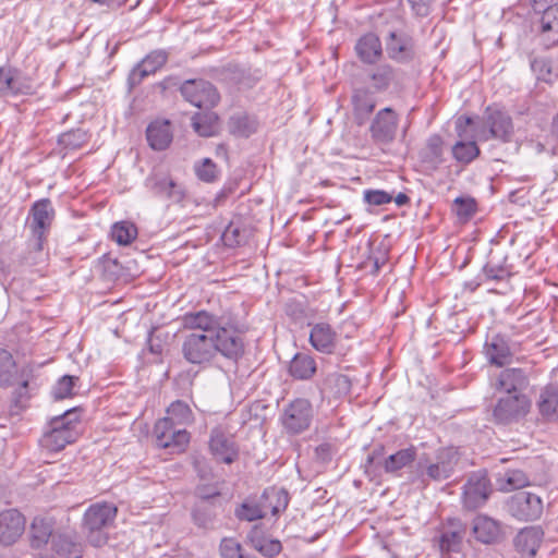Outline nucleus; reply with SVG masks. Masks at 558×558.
<instances>
[{
  "label": "nucleus",
  "instance_id": "21",
  "mask_svg": "<svg viewBox=\"0 0 558 558\" xmlns=\"http://www.w3.org/2000/svg\"><path fill=\"white\" fill-rule=\"evenodd\" d=\"M337 332L327 323H317L313 325L310 332V343L322 353L329 354L336 348Z\"/></svg>",
  "mask_w": 558,
  "mask_h": 558
},
{
  "label": "nucleus",
  "instance_id": "61",
  "mask_svg": "<svg viewBox=\"0 0 558 558\" xmlns=\"http://www.w3.org/2000/svg\"><path fill=\"white\" fill-rule=\"evenodd\" d=\"M551 145H553V143H550V145H548L547 143L546 144L537 143L536 144V151L537 153H543V151L550 150Z\"/></svg>",
  "mask_w": 558,
  "mask_h": 558
},
{
  "label": "nucleus",
  "instance_id": "44",
  "mask_svg": "<svg viewBox=\"0 0 558 558\" xmlns=\"http://www.w3.org/2000/svg\"><path fill=\"white\" fill-rule=\"evenodd\" d=\"M452 209L461 220L466 221L475 214L476 203L471 197H457Z\"/></svg>",
  "mask_w": 558,
  "mask_h": 558
},
{
  "label": "nucleus",
  "instance_id": "10",
  "mask_svg": "<svg viewBox=\"0 0 558 558\" xmlns=\"http://www.w3.org/2000/svg\"><path fill=\"white\" fill-rule=\"evenodd\" d=\"M313 417L312 404L306 399L292 401L283 411V427L291 434H299L308 428Z\"/></svg>",
  "mask_w": 558,
  "mask_h": 558
},
{
  "label": "nucleus",
  "instance_id": "15",
  "mask_svg": "<svg viewBox=\"0 0 558 558\" xmlns=\"http://www.w3.org/2000/svg\"><path fill=\"white\" fill-rule=\"evenodd\" d=\"M31 214L32 221L29 227L37 240V246L40 248L45 232L51 225L54 211L49 199H41L33 205Z\"/></svg>",
  "mask_w": 558,
  "mask_h": 558
},
{
  "label": "nucleus",
  "instance_id": "48",
  "mask_svg": "<svg viewBox=\"0 0 558 558\" xmlns=\"http://www.w3.org/2000/svg\"><path fill=\"white\" fill-rule=\"evenodd\" d=\"M533 72L536 74L537 80L546 83L553 82L554 74L551 71L550 62L546 59H535L531 63Z\"/></svg>",
  "mask_w": 558,
  "mask_h": 558
},
{
  "label": "nucleus",
  "instance_id": "38",
  "mask_svg": "<svg viewBox=\"0 0 558 558\" xmlns=\"http://www.w3.org/2000/svg\"><path fill=\"white\" fill-rule=\"evenodd\" d=\"M195 132L201 136H213L217 131V116L214 112L197 113L192 118Z\"/></svg>",
  "mask_w": 558,
  "mask_h": 558
},
{
  "label": "nucleus",
  "instance_id": "25",
  "mask_svg": "<svg viewBox=\"0 0 558 558\" xmlns=\"http://www.w3.org/2000/svg\"><path fill=\"white\" fill-rule=\"evenodd\" d=\"M541 37L546 47L558 44V4L543 10L541 17Z\"/></svg>",
  "mask_w": 558,
  "mask_h": 558
},
{
  "label": "nucleus",
  "instance_id": "4",
  "mask_svg": "<svg viewBox=\"0 0 558 558\" xmlns=\"http://www.w3.org/2000/svg\"><path fill=\"white\" fill-rule=\"evenodd\" d=\"M78 416L75 409L65 411L63 414L50 420L48 429L40 439L41 447L49 451H60L66 445L77 438Z\"/></svg>",
  "mask_w": 558,
  "mask_h": 558
},
{
  "label": "nucleus",
  "instance_id": "33",
  "mask_svg": "<svg viewBox=\"0 0 558 558\" xmlns=\"http://www.w3.org/2000/svg\"><path fill=\"white\" fill-rule=\"evenodd\" d=\"M117 507L110 502L92 505L84 514V523H109L117 515Z\"/></svg>",
  "mask_w": 558,
  "mask_h": 558
},
{
  "label": "nucleus",
  "instance_id": "32",
  "mask_svg": "<svg viewBox=\"0 0 558 558\" xmlns=\"http://www.w3.org/2000/svg\"><path fill=\"white\" fill-rule=\"evenodd\" d=\"M289 372L296 379H310L316 372V362L308 354L298 353L290 363Z\"/></svg>",
  "mask_w": 558,
  "mask_h": 558
},
{
  "label": "nucleus",
  "instance_id": "7",
  "mask_svg": "<svg viewBox=\"0 0 558 558\" xmlns=\"http://www.w3.org/2000/svg\"><path fill=\"white\" fill-rule=\"evenodd\" d=\"M31 377V368L24 367L19 372L11 353L7 350H0V386L10 387L19 385V388L15 391V398L17 401L26 398V390Z\"/></svg>",
  "mask_w": 558,
  "mask_h": 558
},
{
  "label": "nucleus",
  "instance_id": "31",
  "mask_svg": "<svg viewBox=\"0 0 558 558\" xmlns=\"http://www.w3.org/2000/svg\"><path fill=\"white\" fill-rule=\"evenodd\" d=\"M415 458L416 450L410 447L390 454L380 464L386 473H396L413 463Z\"/></svg>",
  "mask_w": 558,
  "mask_h": 558
},
{
  "label": "nucleus",
  "instance_id": "16",
  "mask_svg": "<svg viewBox=\"0 0 558 558\" xmlns=\"http://www.w3.org/2000/svg\"><path fill=\"white\" fill-rule=\"evenodd\" d=\"M183 325L191 332H204L215 336L218 330L227 329L221 319L206 311L187 313L183 316Z\"/></svg>",
  "mask_w": 558,
  "mask_h": 558
},
{
  "label": "nucleus",
  "instance_id": "9",
  "mask_svg": "<svg viewBox=\"0 0 558 558\" xmlns=\"http://www.w3.org/2000/svg\"><path fill=\"white\" fill-rule=\"evenodd\" d=\"M182 96L197 108H211L219 101V94L213 84L203 80L186 81L181 86Z\"/></svg>",
  "mask_w": 558,
  "mask_h": 558
},
{
  "label": "nucleus",
  "instance_id": "28",
  "mask_svg": "<svg viewBox=\"0 0 558 558\" xmlns=\"http://www.w3.org/2000/svg\"><path fill=\"white\" fill-rule=\"evenodd\" d=\"M355 50L363 62L374 63L381 56V43L378 36L368 33L359 39Z\"/></svg>",
  "mask_w": 558,
  "mask_h": 558
},
{
  "label": "nucleus",
  "instance_id": "62",
  "mask_svg": "<svg viewBox=\"0 0 558 558\" xmlns=\"http://www.w3.org/2000/svg\"><path fill=\"white\" fill-rule=\"evenodd\" d=\"M292 307H293V303L287 304V314L293 316L294 318H298L299 315H298L295 308H292Z\"/></svg>",
  "mask_w": 558,
  "mask_h": 558
},
{
  "label": "nucleus",
  "instance_id": "54",
  "mask_svg": "<svg viewBox=\"0 0 558 558\" xmlns=\"http://www.w3.org/2000/svg\"><path fill=\"white\" fill-rule=\"evenodd\" d=\"M25 521L17 509H7L0 512V523H25Z\"/></svg>",
  "mask_w": 558,
  "mask_h": 558
},
{
  "label": "nucleus",
  "instance_id": "63",
  "mask_svg": "<svg viewBox=\"0 0 558 558\" xmlns=\"http://www.w3.org/2000/svg\"><path fill=\"white\" fill-rule=\"evenodd\" d=\"M329 451V446L328 445H322L317 448V453L318 454H327Z\"/></svg>",
  "mask_w": 558,
  "mask_h": 558
},
{
  "label": "nucleus",
  "instance_id": "58",
  "mask_svg": "<svg viewBox=\"0 0 558 558\" xmlns=\"http://www.w3.org/2000/svg\"><path fill=\"white\" fill-rule=\"evenodd\" d=\"M417 15L425 16L428 14L432 0H408Z\"/></svg>",
  "mask_w": 558,
  "mask_h": 558
},
{
  "label": "nucleus",
  "instance_id": "30",
  "mask_svg": "<svg viewBox=\"0 0 558 558\" xmlns=\"http://www.w3.org/2000/svg\"><path fill=\"white\" fill-rule=\"evenodd\" d=\"M397 81V73L389 64H381L368 74L369 86L375 92H385Z\"/></svg>",
  "mask_w": 558,
  "mask_h": 558
},
{
  "label": "nucleus",
  "instance_id": "43",
  "mask_svg": "<svg viewBox=\"0 0 558 558\" xmlns=\"http://www.w3.org/2000/svg\"><path fill=\"white\" fill-rule=\"evenodd\" d=\"M472 533L483 544L497 543L502 538L500 525H473Z\"/></svg>",
  "mask_w": 558,
  "mask_h": 558
},
{
  "label": "nucleus",
  "instance_id": "46",
  "mask_svg": "<svg viewBox=\"0 0 558 558\" xmlns=\"http://www.w3.org/2000/svg\"><path fill=\"white\" fill-rule=\"evenodd\" d=\"M77 380L76 377L65 375L60 378L52 389V395L54 399L61 400L72 396L74 381Z\"/></svg>",
  "mask_w": 558,
  "mask_h": 558
},
{
  "label": "nucleus",
  "instance_id": "13",
  "mask_svg": "<svg viewBox=\"0 0 558 558\" xmlns=\"http://www.w3.org/2000/svg\"><path fill=\"white\" fill-rule=\"evenodd\" d=\"M167 58V53L162 50H155L147 54L130 72L128 78L130 87L140 85L145 77L155 74L165 65Z\"/></svg>",
  "mask_w": 558,
  "mask_h": 558
},
{
  "label": "nucleus",
  "instance_id": "27",
  "mask_svg": "<svg viewBox=\"0 0 558 558\" xmlns=\"http://www.w3.org/2000/svg\"><path fill=\"white\" fill-rule=\"evenodd\" d=\"M29 87L31 86L24 82L19 71L0 68V95L25 93Z\"/></svg>",
  "mask_w": 558,
  "mask_h": 558
},
{
  "label": "nucleus",
  "instance_id": "60",
  "mask_svg": "<svg viewBox=\"0 0 558 558\" xmlns=\"http://www.w3.org/2000/svg\"><path fill=\"white\" fill-rule=\"evenodd\" d=\"M395 202L398 206H403L405 205L407 203H409V197L403 194V193H399L396 198H395Z\"/></svg>",
  "mask_w": 558,
  "mask_h": 558
},
{
  "label": "nucleus",
  "instance_id": "17",
  "mask_svg": "<svg viewBox=\"0 0 558 558\" xmlns=\"http://www.w3.org/2000/svg\"><path fill=\"white\" fill-rule=\"evenodd\" d=\"M259 506L266 515L264 519L270 520L284 511L289 505V494L284 488L269 487L266 488L258 499Z\"/></svg>",
  "mask_w": 558,
  "mask_h": 558
},
{
  "label": "nucleus",
  "instance_id": "40",
  "mask_svg": "<svg viewBox=\"0 0 558 558\" xmlns=\"http://www.w3.org/2000/svg\"><path fill=\"white\" fill-rule=\"evenodd\" d=\"M112 239L120 245H128L137 236V228L130 221H120L112 226Z\"/></svg>",
  "mask_w": 558,
  "mask_h": 558
},
{
  "label": "nucleus",
  "instance_id": "29",
  "mask_svg": "<svg viewBox=\"0 0 558 558\" xmlns=\"http://www.w3.org/2000/svg\"><path fill=\"white\" fill-rule=\"evenodd\" d=\"M527 379L525 373L520 368H507L499 375L498 386L507 393H522L526 387Z\"/></svg>",
  "mask_w": 558,
  "mask_h": 558
},
{
  "label": "nucleus",
  "instance_id": "36",
  "mask_svg": "<svg viewBox=\"0 0 558 558\" xmlns=\"http://www.w3.org/2000/svg\"><path fill=\"white\" fill-rule=\"evenodd\" d=\"M537 404L543 416L547 418L553 417L558 408V385L551 384L546 386L539 395Z\"/></svg>",
  "mask_w": 558,
  "mask_h": 558
},
{
  "label": "nucleus",
  "instance_id": "39",
  "mask_svg": "<svg viewBox=\"0 0 558 558\" xmlns=\"http://www.w3.org/2000/svg\"><path fill=\"white\" fill-rule=\"evenodd\" d=\"M228 129L230 133L241 136L247 137L256 130L255 122L251 120L247 116L242 113H236L230 117L228 122Z\"/></svg>",
  "mask_w": 558,
  "mask_h": 558
},
{
  "label": "nucleus",
  "instance_id": "8",
  "mask_svg": "<svg viewBox=\"0 0 558 558\" xmlns=\"http://www.w3.org/2000/svg\"><path fill=\"white\" fill-rule=\"evenodd\" d=\"M507 510L519 521H536L543 513V501L536 494L519 492L508 499Z\"/></svg>",
  "mask_w": 558,
  "mask_h": 558
},
{
  "label": "nucleus",
  "instance_id": "24",
  "mask_svg": "<svg viewBox=\"0 0 558 558\" xmlns=\"http://www.w3.org/2000/svg\"><path fill=\"white\" fill-rule=\"evenodd\" d=\"M149 146L155 150L166 149L172 142V131L168 120H156L146 130Z\"/></svg>",
  "mask_w": 558,
  "mask_h": 558
},
{
  "label": "nucleus",
  "instance_id": "2",
  "mask_svg": "<svg viewBox=\"0 0 558 558\" xmlns=\"http://www.w3.org/2000/svg\"><path fill=\"white\" fill-rule=\"evenodd\" d=\"M193 422L194 414L189 404L182 400L173 401L167 409V415L155 424L157 445L173 452L183 451L190 441L185 426Z\"/></svg>",
  "mask_w": 558,
  "mask_h": 558
},
{
  "label": "nucleus",
  "instance_id": "45",
  "mask_svg": "<svg viewBox=\"0 0 558 558\" xmlns=\"http://www.w3.org/2000/svg\"><path fill=\"white\" fill-rule=\"evenodd\" d=\"M462 534L458 531L450 533H442L439 537L438 544L441 553L459 551L462 542Z\"/></svg>",
  "mask_w": 558,
  "mask_h": 558
},
{
  "label": "nucleus",
  "instance_id": "14",
  "mask_svg": "<svg viewBox=\"0 0 558 558\" xmlns=\"http://www.w3.org/2000/svg\"><path fill=\"white\" fill-rule=\"evenodd\" d=\"M398 117L391 108H384L378 111L372 125L373 138L380 143H390L396 136Z\"/></svg>",
  "mask_w": 558,
  "mask_h": 558
},
{
  "label": "nucleus",
  "instance_id": "42",
  "mask_svg": "<svg viewBox=\"0 0 558 558\" xmlns=\"http://www.w3.org/2000/svg\"><path fill=\"white\" fill-rule=\"evenodd\" d=\"M258 500L246 499L236 510L235 515L241 521H255L265 518Z\"/></svg>",
  "mask_w": 558,
  "mask_h": 558
},
{
  "label": "nucleus",
  "instance_id": "5",
  "mask_svg": "<svg viewBox=\"0 0 558 558\" xmlns=\"http://www.w3.org/2000/svg\"><path fill=\"white\" fill-rule=\"evenodd\" d=\"M476 132L480 141L495 138L502 143H508L512 138L514 128L512 119L506 110L490 106L485 110L482 124Z\"/></svg>",
  "mask_w": 558,
  "mask_h": 558
},
{
  "label": "nucleus",
  "instance_id": "49",
  "mask_svg": "<svg viewBox=\"0 0 558 558\" xmlns=\"http://www.w3.org/2000/svg\"><path fill=\"white\" fill-rule=\"evenodd\" d=\"M242 549L234 538L226 537L220 543V555L222 558H242Z\"/></svg>",
  "mask_w": 558,
  "mask_h": 558
},
{
  "label": "nucleus",
  "instance_id": "37",
  "mask_svg": "<svg viewBox=\"0 0 558 558\" xmlns=\"http://www.w3.org/2000/svg\"><path fill=\"white\" fill-rule=\"evenodd\" d=\"M454 159L462 163H470L480 155V148L474 140H460L452 147Z\"/></svg>",
  "mask_w": 558,
  "mask_h": 558
},
{
  "label": "nucleus",
  "instance_id": "41",
  "mask_svg": "<svg viewBox=\"0 0 558 558\" xmlns=\"http://www.w3.org/2000/svg\"><path fill=\"white\" fill-rule=\"evenodd\" d=\"M258 532V526L254 525L250 534L251 541L254 547L260 551L264 556L274 557L281 551V543L278 539H269L266 537H255Z\"/></svg>",
  "mask_w": 558,
  "mask_h": 558
},
{
  "label": "nucleus",
  "instance_id": "20",
  "mask_svg": "<svg viewBox=\"0 0 558 558\" xmlns=\"http://www.w3.org/2000/svg\"><path fill=\"white\" fill-rule=\"evenodd\" d=\"M146 187L155 195L180 201L183 190L170 177L160 173H151L145 181Z\"/></svg>",
  "mask_w": 558,
  "mask_h": 558
},
{
  "label": "nucleus",
  "instance_id": "56",
  "mask_svg": "<svg viewBox=\"0 0 558 558\" xmlns=\"http://www.w3.org/2000/svg\"><path fill=\"white\" fill-rule=\"evenodd\" d=\"M222 236H223V240L226 241V243L230 246L239 245L242 241V239L240 238L239 228H236L232 225L227 227Z\"/></svg>",
  "mask_w": 558,
  "mask_h": 558
},
{
  "label": "nucleus",
  "instance_id": "55",
  "mask_svg": "<svg viewBox=\"0 0 558 558\" xmlns=\"http://www.w3.org/2000/svg\"><path fill=\"white\" fill-rule=\"evenodd\" d=\"M85 134L81 131L70 132L61 136L60 142L65 146L76 148L84 141Z\"/></svg>",
  "mask_w": 558,
  "mask_h": 558
},
{
  "label": "nucleus",
  "instance_id": "26",
  "mask_svg": "<svg viewBox=\"0 0 558 558\" xmlns=\"http://www.w3.org/2000/svg\"><path fill=\"white\" fill-rule=\"evenodd\" d=\"M352 105L355 119L362 124L375 109L376 99L369 90L360 88L352 95Z\"/></svg>",
  "mask_w": 558,
  "mask_h": 558
},
{
  "label": "nucleus",
  "instance_id": "57",
  "mask_svg": "<svg viewBox=\"0 0 558 558\" xmlns=\"http://www.w3.org/2000/svg\"><path fill=\"white\" fill-rule=\"evenodd\" d=\"M550 143H553L550 148L551 155H558V114L553 121L551 133L547 140V144L550 145Z\"/></svg>",
  "mask_w": 558,
  "mask_h": 558
},
{
  "label": "nucleus",
  "instance_id": "47",
  "mask_svg": "<svg viewBox=\"0 0 558 558\" xmlns=\"http://www.w3.org/2000/svg\"><path fill=\"white\" fill-rule=\"evenodd\" d=\"M24 525H0V544L10 546L23 534Z\"/></svg>",
  "mask_w": 558,
  "mask_h": 558
},
{
  "label": "nucleus",
  "instance_id": "11",
  "mask_svg": "<svg viewBox=\"0 0 558 558\" xmlns=\"http://www.w3.org/2000/svg\"><path fill=\"white\" fill-rule=\"evenodd\" d=\"M530 409V402L523 393H507L497 402L494 417L499 423H509L524 416Z\"/></svg>",
  "mask_w": 558,
  "mask_h": 558
},
{
  "label": "nucleus",
  "instance_id": "6",
  "mask_svg": "<svg viewBox=\"0 0 558 558\" xmlns=\"http://www.w3.org/2000/svg\"><path fill=\"white\" fill-rule=\"evenodd\" d=\"M457 461V451L452 448L438 451L435 462L420 458L416 463V471L412 473L411 480L413 482L416 480L425 482L426 477L433 481L447 480L451 476Z\"/></svg>",
  "mask_w": 558,
  "mask_h": 558
},
{
  "label": "nucleus",
  "instance_id": "59",
  "mask_svg": "<svg viewBox=\"0 0 558 558\" xmlns=\"http://www.w3.org/2000/svg\"><path fill=\"white\" fill-rule=\"evenodd\" d=\"M484 271L488 278L494 280H501L508 275L505 268H495L490 264L485 266Z\"/></svg>",
  "mask_w": 558,
  "mask_h": 558
},
{
  "label": "nucleus",
  "instance_id": "23",
  "mask_svg": "<svg viewBox=\"0 0 558 558\" xmlns=\"http://www.w3.org/2000/svg\"><path fill=\"white\" fill-rule=\"evenodd\" d=\"M485 354L492 364L504 366L511 363L513 350L504 337L496 335L486 342Z\"/></svg>",
  "mask_w": 558,
  "mask_h": 558
},
{
  "label": "nucleus",
  "instance_id": "1",
  "mask_svg": "<svg viewBox=\"0 0 558 558\" xmlns=\"http://www.w3.org/2000/svg\"><path fill=\"white\" fill-rule=\"evenodd\" d=\"M244 352L242 338L231 329L218 330L215 336L204 332H190L184 336L182 353L192 364H206L220 353L236 361Z\"/></svg>",
  "mask_w": 558,
  "mask_h": 558
},
{
  "label": "nucleus",
  "instance_id": "64",
  "mask_svg": "<svg viewBox=\"0 0 558 558\" xmlns=\"http://www.w3.org/2000/svg\"><path fill=\"white\" fill-rule=\"evenodd\" d=\"M376 460H377L376 452H373L367 458V464H375V463H377Z\"/></svg>",
  "mask_w": 558,
  "mask_h": 558
},
{
  "label": "nucleus",
  "instance_id": "51",
  "mask_svg": "<svg viewBox=\"0 0 558 558\" xmlns=\"http://www.w3.org/2000/svg\"><path fill=\"white\" fill-rule=\"evenodd\" d=\"M364 201L369 205L381 206L392 201V196L381 190H366L364 191Z\"/></svg>",
  "mask_w": 558,
  "mask_h": 558
},
{
  "label": "nucleus",
  "instance_id": "12",
  "mask_svg": "<svg viewBox=\"0 0 558 558\" xmlns=\"http://www.w3.org/2000/svg\"><path fill=\"white\" fill-rule=\"evenodd\" d=\"M490 493L489 480L485 472H476L469 476L463 486V504L468 509H475L482 506Z\"/></svg>",
  "mask_w": 558,
  "mask_h": 558
},
{
  "label": "nucleus",
  "instance_id": "34",
  "mask_svg": "<svg viewBox=\"0 0 558 558\" xmlns=\"http://www.w3.org/2000/svg\"><path fill=\"white\" fill-rule=\"evenodd\" d=\"M350 389L351 381L348 376L338 373L328 374L320 387L322 392L335 398L347 395Z\"/></svg>",
  "mask_w": 558,
  "mask_h": 558
},
{
  "label": "nucleus",
  "instance_id": "53",
  "mask_svg": "<svg viewBox=\"0 0 558 558\" xmlns=\"http://www.w3.org/2000/svg\"><path fill=\"white\" fill-rule=\"evenodd\" d=\"M473 120L469 117H459L456 121V132L460 140L473 138L468 133V129L472 125Z\"/></svg>",
  "mask_w": 558,
  "mask_h": 558
},
{
  "label": "nucleus",
  "instance_id": "22",
  "mask_svg": "<svg viewBox=\"0 0 558 558\" xmlns=\"http://www.w3.org/2000/svg\"><path fill=\"white\" fill-rule=\"evenodd\" d=\"M209 447L217 460L228 464L238 456L233 439L218 429L213 430Z\"/></svg>",
  "mask_w": 558,
  "mask_h": 558
},
{
  "label": "nucleus",
  "instance_id": "19",
  "mask_svg": "<svg viewBox=\"0 0 558 558\" xmlns=\"http://www.w3.org/2000/svg\"><path fill=\"white\" fill-rule=\"evenodd\" d=\"M544 532L539 525L525 526L514 538V547L521 555L535 556L543 541Z\"/></svg>",
  "mask_w": 558,
  "mask_h": 558
},
{
  "label": "nucleus",
  "instance_id": "52",
  "mask_svg": "<svg viewBox=\"0 0 558 558\" xmlns=\"http://www.w3.org/2000/svg\"><path fill=\"white\" fill-rule=\"evenodd\" d=\"M104 526L105 525H88L87 538L92 545L98 547L107 542V536L102 529Z\"/></svg>",
  "mask_w": 558,
  "mask_h": 558
},
{
  "label": "nucleus",
  "instance_id": "18",
  "mask_svg": "<svg viewBox=\"0 0 558 558\" xmlns=\"http://www.w3.org/2000/svg\"><path fill=\"white\" fill-rule=\"evenodd\" d=\"M386 51L390 59L400 63L408 62L414 57L412 39L395 32L389 33L386 40Z\"/></svg>",
  "mask_w": 558,
  "mask_h": 558
},
{
  "label": "nucleus",
  "instance_id": "50",
  "mask_svg": "<svg viewBox=\"0 0 558 558\" xmlns=\"http://www.w3.org/2000/svg\"><path fill=\"white\" fill-rule=\"evenodd\" d=\"M197 177L205 182H211L217 177V167L209 158H205L201 165L195 166Z\"/></svg>",
  "mask_w": 558,
  "mask_h": 558
},
{
  "label": "nucleus",
  "instance_id": "3",
  "mask_svg": "<svg viewBox=\"0 0 558 558\" xmlns=\"http://www.w3.org/2000/svg\"><path fill=\"white\" fill-rule=\"evenodd\" d=\"M52 525H31L29 542L33 548L50 544L51 549L64 558H81L82 544L65 532L53 531Z\"/></svg>",
  "mask_w": 558,
  "mask_h": 558
},
{
  "label": "nucleus",
  "instance_id": "35",
  "mask_svg": "<svg viewBox=\"0 0 558 558\" xmlns=\"http://www.w3.org/2000/svg\"><path fill=\"white\" fill-rule=\"evenodd\" d=\"M529 484L526 475L520 470H508L504 473H498L496 477V485L499 490L511 492L520 489Z\"/></svg>",
  "mask_w": 558,
  "mask_h": 558
}]
</instances>
